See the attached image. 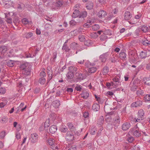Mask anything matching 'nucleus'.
Returning a JSON list of instances; mask_svg holds the SVG:
<instances>
[{"label":"nucleus","instance_id":"39448f33","mask_svg":"<svg viewBox=\"0 0 150 150\" xmlns=\"http://www.w3.org/2000/svg\"><path fill=\"white\" fill-rule=\"evenodd\" d=\"M110 53L109 52H107L103 53L100 56L99 59L100 60L103 62H105L106 61L108 57L109 56Z\"/></svg>","mask_w":150,"mask_h":150},{"label":"nucleus","instance_id":"412c9836","mask_svg":"<svg viewBox=\"0 0 150 150\" xmlns=\"http://www.w3.org/2000/svg\"><path fill=\"white\" fill-rule=\"evenodd\" d=\"M57 128L56 126L54 125H52L50 127L49 131L51 133L54 134L57 131Z\"/></svg>","mask_w":150,"mask_h":150},{"label":"nucleus","instance_id":"f257e3e1","mask_svg":"<svg viewBox=\"0 0 150 150\" xmlns=\"http://www.w3.org/2000/svg\"><path fill=\"white\" fill-rule=\"evenodd\" d=\"M20 68L23 70V73L25 75H29L31 71V67L29 64L26 62L23 63L20 66Z\"/></svg>","mask_w":150,"mask_h":150},{"label":"nucleus","instance_id":"680f3d73","mask_svg":"<svg viewBox=\"0 0 150 150\" xmlns=\"http://www.w3.org/2000/svg\"><path fill=\"white\" fill-rule=\"evenodd\" d=\"M91 21H89V22H88L84 25V27L86 28L89 27L91 25Z\"/></svg>","mask_w":150,"mask_h":150},{"label":"nucleus","instance_id":"a19ab883","mask_svg":"<svg viewBox=\"0 0 150 150\" xmlns=\"http://www.w3.org/2000/svg\"><path fill=\"white\" fill-rule=\"evenodd\" d=\"M134 136L137 137L141 136L140 132L138 130H135L133 133Z\"/></svg>","mask_w":150,"mask_h":150},{"label":"nucleus","instance_id":"864d4df0","mask_svg":"<svg viewBox=\"0 0 150 150\" xmlns=\"http://www.w3.org/2000/svg\"><path fill=\"white\" fill-rule=\"evenodd\" d=\"M136 94L138 96H143L144 95V92L141 89H140L136 92Z\"/></svg>","mask_w":150,"mask_h":150},{"label":"nucleus","instance_id":"c85d7f7f","mask_svg":"<svg viewBox=\"0 0 150 150\" xmlns=\"http://www.w3.org/2000/svg\"><path fill=\"white\" fill-rule=\"evenodd\" d=\"M60 101L59 100H56L53 102V106L55 108H57L60 105Z\"/></svg>","mask_w":150,"mask_h":150},{"label":"nucleus","instance_id":"3c124183","mask_svg":"<svg viewBox=\"0 0 150 150\" xmlns=\"http://www.w3.org/2000/svg\"><path fill=\"white\" fill-rule=\"evenodd\" d=\"M6 132L5 131H2L0 133V139H3L6 135Z\"/></svg>","mask_w":150,"mask_h":150},{"label":"nucleus","instance_id":"f8f14e48","mask_svg":"<svg viewBox=\"0 0 150 150\" xmlns=\"http://www.w3.org/2000/svg\"><path fill=\"white\" fill-rule=\"evenodd\" d=\"M25 7V6L23 4L20 3L18 4L17 9L18 11L21 12L24 9Z\"/></svg>","mask_w":150,"mask_h":150},{"label":"nucleus","instance_id":"20e7f679","mask_svg":"<svg viewBox=\"0 0 150 150\" xmlns=\"http://www.w3.org/2000/svg\"><path fill=\"white\" fill-rule=\"evenodd\" d=\"M113 82L112 83V84L113 85V87H116L120 84V83L121 81L120 78V76H115L112 79Z\"/></svg>","mask_w":150,"mask_h":150},{"label":"nucleus","instance_id":"6e6552de","mask_svg":"<svg viewBox=\"0 0 150 150\" xmlns=\"http://www.w3.org/2000/svg\"><path fill=\"white\" fill-rule=\"evenodd\" d=\"M142 100H138L137 101L135 102H133L131 105L132 107H137L140 106L142 105Z\"/></svg>","mask_w":150,"mask_h":150},{"label":"nucleus","instance_id":"4468645a","mask_svg":"<svg viewBox=\"0 0 150 150\" xmlns=\"http://www.w3.org/2000/svg\"><path fill=\"white\" fill-rule=\"evenodd\" d=\"M67 126L70 129L72 132L76 131V127L74 126L73 124L71 122H68L67 124Z\"/></svg>","mask_w":150,"mask_h":150},{"label":"nucleus","instance_id":"37998d69","mask_svg":"<svg viewBox=\"0 0 150 150\" xmlns=\"http://www.w3.org/2000/svg\"><path fill=\"white\" fill-rule=\"evenodd\" d=\"M109 68L107 67H105L103 68L102 73L104 75H106L108 74L109 72Z\"/></svg>","mask_w":150,"mask_h":150},{"label":"nucleus","instance_id":"473e14b6","mask_svg":"<svg viewBox=\"0 0 150 150\" xmlns=\"http://www.w3.org/2000/svg\"><path fill=\"white\" fill-rule=\"evenodd\" d=\"M141 29L140 28L137 29L134 32L135 36L136 37L138 36L141 34Z\"/></svg>","mask_w":150,"mask_h":150},{"label":"nucleus","instance_id":"603ef678","mask_svg":"<svg viewBox=\"0 0 150 150\" xmlns=\"http://www.w3.org/2000/svg\"><path fill=\"white\" fill-rule=\"evenodd\" d=\"M76 148L75 145H69L68 150H76Z\"/></svg>","mask_w":150,"mask_h":150},{"label":"nucleus","instance_id":"0e129e2a","mask_svg":"<svg viewBox=\"0 0 150 150\" xmlns=\"http://www.w3.org/2000/svg\"><path fill=\"white\" fill-rule=\"evenodd\" d=\"M22 23L26 25L29 23L28 20L26 18H23L22 20Z\"/></svg>","mask_w":150,"mask_h":150},{"label":"nucleus","instance_id":"f3484780","mask_svg":"<svg viewBox=\"0 0 150 150\" xmlns=\"http://www.w3.org/2000/svg\"><path fill=\"white\" fill-rule=\"evenodd\" d=\"M94 64H93L88 68V71L89 73H93L96 70L97 68L94 66Z\"/></svg>","mask_w":150,"mask_h":150},{"label":"nucleus","instance_id":"79ce46f5","mask_svg":"<svg viewBox=\"0 0 150 150\" xmlns=\"http://www.w3.org/2000/svg\"><path fill=\"white\" fill-rule=\"evenodd\" d=\"M127 140L129 143H132L134 141V137L129 135L128 137Z\"/></svg>","mask_w":150,"mask_h":150},{"label":"nucleus","instance_id":"0eeeda50","mask_svg":"<svg viewBox=\"0 0 150 150\" xmlns=\"http://www.w3.org/2000/svg\"><path fill=\"white\" fill-rule=\"evenodd\" d=\"M7 50L6 46H2L0 47V59L4 58V53L6 52Z\"/></svg>","mask_w":150,"mask_h":150},{"label":"nucleus","instance_id":"423d86ee","mask_svg":"<svg viewBox=\"0 0 150 150\" xmlns=\"http://www.w3.org/2000/svg\"><path fill=\"white\" fill-rule=\"evenodd\" d=\"M38 134L36 133H34L30 135V139L32 143H34L38 141Z\"/></svg>","mask_w":150,"mask_h":150},{"label":"nucleus","instance_id":"774afa93","mask_svg":"<svg viewBox=\"0 0 150 150\" xmlns=\"http://www.w3.org/2000/svg\"><path fill=\"white\" fill-rule=\"evenodd\" d=\"M40 77H44L46 76V74L45 72L44 71H42L40 72Z\"/></svg>","mask_w":150,"mask_h":150},{"label":"nucleus","instance_id":"052dcab7","mask_svg":"<svg viewBox=\"0 0 150 150\" xmlns=\"http://www.w3.org/2000/svg\"><path fill=\"white\" fill-rule=\"evenodd\" d=\"M92 29L93 30H97L99 28V26L98 25L95 24L92 26Z\"/></svg>","mask_w":150,"mask_h":150},{"label":"nucleus","instance_id":"49530a36","mask_svg":"<svg viewBox=\"0 0 150 150\" xmlns=\"http://www.w3.org/2000/svg\"><path fill=\"white\" fill-rule=\"evenodd\" d=\"M50 125V120L49 119H47L44 123V126L45 127L46 129V128H47L48 127H49Z\"/></svg>","mask_w":150,"mask_h":150},{"label":"nucleus","instance_id":"de8ad7c7","mask_svg":"<svg viewBox=\"0 0 150 150\" xmlns=\"http://www.w3.org/2000/svg\"><path fill=\"white\" fill-rule=\"evenodd\" d=\"M33 35V33L31 32L25 33L23 35V36L27 38H29L31 37Z\"/></svg>","mask_w":150,"mask_h":150},{"label":"nucleus","instance_id":"c756f323","mask_svg":"<svg viewBox=\"0 0 150 150\" xmlns=\"http://www.w3.org/2000/svg\"><path fill=\"white\" fill-rule=\"evenodd\" d=\"M8 103V101L6 99H4L2 102L0 103V107L3 108L4 106L7 105Z\"/></svg>","mask_w":150,"mask_h":150},{"label":"nucleus","instance_id":"4be33fe9","mask_svg":"<svg viewBox=\"0 0 150 150\" xmlns=\"http://www.w3.org/2000/svg\"><path fill=\"white\" fill-rule=\"evenodd\" d=\"M100 109V106L97 103H94L92 106V109L94 111H97Z\"/></svg>","mask_w":150,"mask_h":150},{"label":"nucleus","instance_id":"b1692460","mask_svg":"<svg viewBox=\"0 0 150 150\" xmlns=\"http://www.w3.org/2000/svg\"><path fill=\"white\" fill-rule=\"evenodd\" d=\"M63 4V1L62 0H58L54 3V5L56 7H61Z\"/></svg>","mask_w":150,"mask_h":150},{"label":"nucleus","instance_id":"ddd939ff","mask_svg":"<svg viewBox=\"0 0 150 150\" xmlns=\"http://www.w3.org/2000/svg\"><path fill=\"white\" fill-rule=\"evenodd\" d=\"M119 56L120 58L122 60H126V54L124 52L121 51L120 53Z\"/></svg>","mask_w":150,"mask_h":150},{"label":"nucleus","instance_id":"4d7b16f0","mask_svg":"<svg viewBox=\"0 0 150 150\" xmlns=\"http://www.w3.org/2000/svg\"><path fill=\"white\" fill-rule=\"evenodd\" d=\"M144 100L146 101H148L150 100V95L147 94L144 97Z\"/></svg>","mask_w":150,"mask_h":150},{"label":"nucleus","instance_id":"5701e85b","mask_svg":"<svg viewBox=\"0 0 150 150\" xmlns=\"http://www.w3.org/2000/svg\"><path fill=\"white\" fill-rule=\"evenodd\" d=\"M143 81L144 84L147 86H150V78L145 77L143 79Z\"/></svg>","mask_w":150,"mask_h":150},{"label":"nucleus","instance_id":"e2e57ef3","mask_svg":"<svg viewBox=\"0 0 150 150\" xmlns=\"http://www.w3.org/2000/svg\"><path fill=\"white\" fill-rule=\"evenodd\" d=\"M117 58L116 57H111L110 59V61L112 63H115L116 62Z\"/></svg>","mask_w":150,"mask_h":150},{"label":"nucleus","instance_id":"72a5a7b5","mask_svg":"<svg viewBox=\"0 0 150 150\" xmlns=\"http://www.w3.org/2000/svg\"><path fill=\"white\" fill-rule=\"evenodd\" d=\"M137 87L138 85L135 84L134 82V81L131 87L130 90L132 91H135L137 89Z\"/></svg>","mask_w":150,"mask_h":150},{"label":"nucleus","instance_id":"6ab92c4d","mask_svg":"<svg viewBox=\"0 0 150 150\" xmlns=\"http://www.w3.org/2000/svg\"><path fill=\"white\" fill-rule=\"evenodd\" d=\"M82 28H79L78 29H76L73 31H71V33L72 34H73L74 35H76L79 33H82Z\"/></svg>","mask_w":150,"mask_h":150},{"label":"nucleus","instance_id":"69168bd1","mask_svg":"<svg viewBox=\"0 0 150 150\" xmlns=\"http://www.w3.org/2000/svg\"><path fill=\"white\" fill-rule=\"evenodd\" d=\"M24 105V103H21L19 107L17 108V112H19V110L22 108Z\"/></svg>","mask_w":150,"mask_h":150},{"label":"nucleus","instance_id":"338daca9","mask_svg":"<svg viewBox=\"0 0 150 150\" xmlns=\"http://www.w3.org/2000/svg\"><path fill=\"white\" fill-rule=\"evenodd\" d=\"M89 113L88 112H85L83 114V116L85 118H88L89 117Z\"/></svg>","mask_w":150,"mask_h":150},{"label":"nucleus","instance_id":"4c0bfd02","mask_svg":"<svg viewBox=\"0 0 150 150\" xmlns=\"http://www.w3.org/2000/svg\"><path fill=\"white\" fill-rule=\"evenodd\" d=\"M120 119L118 116L116 117L114 119V123L116 126H117L120 124Z\"/></svg>","mask_w":150,"mask_h":150},{"label":"nucleus","instance_id":"9b49d317","mask_svg":"<svg viewBox=\"0 0 150 150\" xmlns=\"http://www.w3.org/2000/svg\"><path fill=\"white\" fill-rule=\"evenodd\" d=\"M130 123L127 122L124 123L122 125V129L124 131H126L130 127Z\"/></svg>","mask_w":150,"mask_h":150},{"label":"nucleus","instance_id":"f03ea898","mask_svg":"<svg viewBox=\"0 0 150 150\" xmlns=\"http://www.w3.org/2000/svg\"><path fill=\"white\" fill-rule=\"evenodd\" d=\"M129 60L130 62H133L137 61L139 57L135 51L129 50L128 52Z\"/></svg>","mask_w":150,"mask_h":150},{"label":"nucleus","instance_id":"cd10ccee","mask_svg":"<svg viewBox=\"0 0 150 150\" xmlns=\"http://www.w3.org/2000/svg\"><path fill=\"white\" fill-rule=\"evenodd\" d=\"M81 95V97L83 98L86 99L89 97V94L87 92L84 91L82 93Z\"/></svg>","mask_w":150,"mask_h":150},{"label":"nucleus","instance_id":"5fc2aeb1","mask_svg":"<svg viewBox=\"0 0 150 150\" xmlns=\"http://www.w3.org/2000/svg\"><path fill=\"white\" fill-rule=\"evenodd\" d=\"M75 89L77 91H81L82 89V86L76 84Z\"/></svg>","mask_w":150,"mask_h":150},{"label":"nucleus","instance_id":"f704fd0d","mask_svg":"<svg viewBox=\"0 0 150 150\" xmlns=\"http://www.w3.org/2000/svg\"><path fill=\"white\" fill-rule=\"evenodd\" d=\"M97 131L96 128L94 127H92L90 129V132L91 134H95L96 131Z\"/></svg>","mask_w":150,"mask_h":150},{"label":"nucleus","instance_id":"a878e982","mask_svg":"<svg viewBox=\"0 0 150 150\" xmlns=\"http://www.w3.org/2000/svg\"><path fill=\"white\" fill-rule=\"evenodd\" d=\"M59 129L62 132L66 133L68 131V129L66 126L62 125L60 127Z\"/></svg>","mask_w":150,"mask_h":150},{"label":"nucleus","instance_id":"7ed1b4c3","mask_svg":"<svg viewBox=\"0 0 150 150\" xmlns=\"http://www.w3.org/2000/svg\"><path fill=\"white\" fill-rule=\"evenodd\" d=\"M73 132L68 131L65 135V139L66 140L71 142L75 139V137Z\"/></svg>","mask_w":150,"mask_h":150},{"label":"nucleus","instance_id":"13d9d810","mask_svg":"<svg viewBox=\"0 0 150 150\" xmlns=\"http://www.w3.org/2000/svg\"><path fill=\"white\" fill-rule=\"evenodd\" d=\"M79 40L81 42H83L85 40L84 36L82 35H80L79 36Z\"/></svg>","mask_w":150,"mask_h":150},{"label":"nucleus","instance_id":"6e6d98bb","mask_svg":"<svg viewBox=\"0 0 150 150\" xmlns=\"http://www.w3.org/2000/svg\"><path fill=\"white\" fill-rule=\"evenodd\" d=\"M6 90L5 88L1 87L0 88V94H4L5 93Z\"/></svg>","mask_w":150,"mask_h":150},{"label":"nucleus","instance_id":"7c9ffc66","mask_svg":"<svg viewBox=\"0 0 150 150\" xmlns=\"http://www.w3.org/2000/svg\"><path fill=\"white\" fill-rule=\"evenodd\" d=\"M86 78L85 75L81 73L79 74L77 76V79L79 80H82Z\"/></svg>","mask_w":150,"mask_h":150},{"label":"nucleus","instance_id":"c9c22d12","mask_svg":"<svg viewBox=\"0 0 150 150\" xmlns=\"http://www.w3.org/2000/svg\"><path fill=\"white\" fill-rule=\"evenodd\" d=\"M104 117L103 116L100 117L98 120L97 124L100 125L102 124L104 122Z\"/></svg>","mask_w":150,"mask_h":150},{"label":"nucleus","instance_id":"bf43d9fd","mask_svg":"<svg viewBox=\"0 0 150 150\" xmlns=\"http://www.w3.org/2000/svg\"><path fill=\"white\" fill-rule=\"evenodd\" d=\"M107 38V36L105 34L102 35L100 37V39L101 40H105Z\"/></svg>","mask_w":150,"mask_h":150},{"label":"nucleus","instance_id":"dca6fc26","mask_svg":"<svg viewBox=\"0 0 150 150\" xmlns=\"http://www.w3.org/2000/svg\"><path fill=\"white\" fill-rule=\"evenodd\" d=\"M132 17V15L130 12L127 11L125 13L124 19L126 20L130 19Z\"/></svg>","mask_w":150,"mask_h":150},{"label":"nucleus","instance_id":"aec40b11","mask_svg":"<svg viewBox=\"0 0 150 150\" xmlns=\"http://www.w3.org/2000/svg\"><path fill=\"white\" fill-rule=\"evenodd\" d=\"M143 134V138L146 141L147 139H149L150 138V134L147 132H142Z\"/></svg>","mask_w":150,"mask_h":150},{"label":"nucleus","instance_id":"09e8293b","mask_svg":"<svg viewBox=\"0 0 150 150\" xmlns=\"http://www.w3.org/2000/svg\"><path fill=\"white\" fill-rule=\"evenodd\" d=\"M46 81V79L43 77L40 78L39 80V82L41 84H44Z\"/></svg>","mask_w":150,"mask_h":150},{"label":"nucleus","instance_id":"9d476101","mask_svg":"<svg viewBox=\"0 0 150 150\" xmlns=\"http://www.w3.org/2000/svg\"><path fill=\"white\" fill-rule=\"evenodd\" d=\"M139 56L141 59H144L147 57V52L145 50L142 51Z\"/></svg>","mask_w":150,"mask_h":150},{"label":"nucleus","instance_id":"c03bdc74","mask_svg":"<svg viewBox=\"0 0 150 150\" xmlns=\"http://www.w3.org/2000/svg\"><path fill=\"white\" fill-rule=\"evenodd\" d=\"M87 15V13L86 11H84L82 12L79 15V18H83L86 17Z\"/></svg>","mask_w":150,"mask_h":150},{"label":"nucleus","instance_id":"a211bd4d","mask_svg":"<svg viewBox=\"0 0 150 150\" xmlns=\"http://www.w3.org/2000/svg\"><path fill=\"white\" fill-rule=\"evenodd\" d=\"M144 115V112L143 110L140 109L138 110L137 113V117L138 118H143Z\"/></svg>","mask_w":150,"mask_h":150},{"label":"nucleus","instance_id":"a18cd8bd","mask_svg":"<svg viewBox=\"0 0 150 150\" xmlns=\"http://www.w3.org/2000/svg\"><path fill=\"white\" fill-rule=\"evenodd\" d=\"M88 3V5L86 6L88 10L92 9L93 8V3L92 2H89Z\"/></svg>","mask_w":150,"mask_h":150},{"label":"nucleus","instance_id":"1a4fd4ad","mask_svg":"<svg viewBox=\"0 0 150 150\" xmlns=\"http://www.w3.org/2000/svg\"><path fill=\"white\" fill-rule=\"evenodd\" d=\"M54 141L55 140L54 139L50 138L48 139L47 140V142L50 145L52 146V148L53 149L56 150L58 149L57 146H55V147L53 146H54Z\"/></svg>","mask_w":150,"mask_h":150},{"label":"nucleus","instance_id":"bb28decb","mask_svg":"<svg viewBox=\"0 0 150 150\" xmlns=\"http://www.w3.org/2000/svg\"><path fill=\"white\" fill-rule=\"evenodd\" d=\"M78 46V45L76 43L73 42L71 44L70 48L71 50H74L77 49Z\"/></svg>","mask_w":150,"mask_h":150},{"label":"nucleus","instance_id":"ea45409f","mask_svg":"<svg viewBox=\"0 0 150 150\" xmlns=\"http://www.w3.org/2000/svg\"><path fill=\"white\" fill-rule=\"evenodd\" d=\"M150 41L147 40H142V43L145 46H150Z\"/></svg>","mask_w":150,"mask_h":150},{"label":"nucleus","instance_id":"2eb2a0df","mask_svg":"<svg viewBox=\"0 0 150 150\" xmlns=\"http://www.w3.org/2000/svg\"><path fill=\"white\" fill-rule=\"evenodd\" d=\"M106 15V13L105 11L101 10L100 11L98 14V15L99 18H103Z\"/></svg>","mask_w":150,"mask_h":150},{"label":"nucleus","instance_id":"2f4dec72","mask_svg":"<svg viewBox=\"0 0 150 150\" xmlns=\"http://www.w3.org/2000/svg\"><path fill=\"white\" fill-rule=\"evenodd\" d=\"M79 11L78 10H75L72 14V17L73 18H76L79 16Z\"/></svg>","mask_w":150,"mask_h":150},{"label":"nucleus","instance_id":"8fccbe9b","mask_svg":"<svg viewBox=\"0 0 150 150\" xmlns=\"http://www.w3.org/2000/svg\"><path fill=\"white\" fill-rule=\"evenodd\" d=\"M14 62L12 60L8 61L7 62V64L8 66L10 67H13L14 64Z\"/></svg>","mask_w":150,"mask_h":150},{"label":"nucleus","instance_id":"58836bf2","mask_svg":"<svg viewBox=\"0 0 150 150\" xmlns=\"http://www.w3.org/2000/svg\"><path fill=\"white\" fill-rule=\"evenodd\" d=\"M69 69L70 72L72 71V73H74L76 71L77 69L74 66H70L69 67Z\"/></svg>","mask_w":150,"mask_h":150},{"label":"nucleus","instance_id":"393cba45","mask_svg":"<svg viewBox=\"0 0 150 150\" xmlns=\"http://www.w3.org/2000/svg\"><path fill=\"white\" fill-rule=\"evenodd\" d=\"M140 29L144 33H146L149 32V27L145 25H143L140 27Z\"/></svg>","mask_w":150,"mask_h":150},{"label":"nucleus","instance_id":"e433bc0d","mask_svg":"<svg viewBox=\"0 0 150 150\" xmlns=\"http://www.w3.org/2000/svg\"><path fill=\"white\" fill-rule=\"evenodd\" d=\"M74 73H72V71L69 72L67 75V76L69 79H71L74 77Z\"/></svg>","mask_w":150,"mask_h":150}]
</instances>
